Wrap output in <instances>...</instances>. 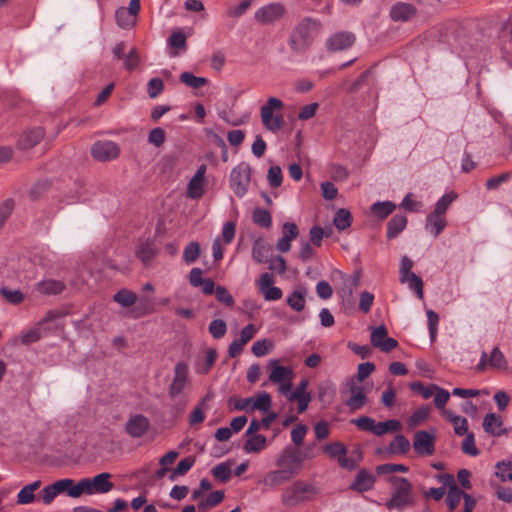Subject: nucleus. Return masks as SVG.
Wrapping results in <instances>:
<instances>
[{
  "mask_svg": "<svg viewBox=\"0 0 512 512\" xmlns=\"http://www.w3.org/2000/svg\"><path fill=\"white\" fill-rule=\"evenodd\" d=\"M388 482L393 486L391 498L385 503L388 510L403 511L414 504L413 488L411 482L398 476H390Z\"/></svg>",
  "mask_w": 512,
  "mask_h": 512,
  "instance_id": "nucleus-1",
  "label": "nucleus"
},
{
  "mask_svg": "<svg viewBox=\"0 0 512 512\" xmlns=\"http://www.w3.org/2000/svg\"><path fill=\"white\" fill-rule=\"evenodd\" d=\"M112 475L108 472L97 474L93 478H83L73 488L69 490V496L78 498L82 494H105L111 491L114 484L111 482Z\"/></svg>",
  "mask_w": 512,
  "mask_h": 512,
  "instance_id": "nucleus-2",
  "label": "nucleus"
},
{
  "mask_svg": "<svg viewBox=\"0 0 512 512\" xmlns=\"http://www.w3.org/2000/svg\"><path fill=\"white\" fill-rule=\"evenodd\" d=\"M318 490L315 486L302 480L295 481L292 485L284 489L282 493V502L286 506H296L300 503L311 500Z\"/></svg>",
  "mask_w": 512,
  "mask_h": 512,
  "instance_id": "nucleus-3",
  "label": "nucleus"
},
{
  "mask_svg": "<svg viewBox=\"0 0 512 512\" xmlns=\"http://www.w3.org/2000/svg\"><path fill=\"white\" fill-rule=\"evenodd\" d=\"M322 450L332 459H337L340 467L349 471L355 470L359 462L362 460V453L360 449H355L352 454L356 455L347 457V447L342 442H332L324 445Z\"/></svg>",
  "mask_w": 512,
  "mask_h": 512,
  "instance_id": "nucleus-4",
  "label": "nucleus"
},
{
  "mask_svg": "<svg viewBox=\"0 0 512 512\" xmlns=\"http://www.w3.org/2000/svg\"><path fill=\"white\" fill-rule=\"evenodd\" d=\"M283 102L279 98L270 97L266 104L261 107V120L264 127L272 132H277L284 124V119L281 114H275L274 111H279L283 108Z\"/></svg>",
  "mask_w": 512,
  "mask_h": 512,
  "instance_id": "nucleus-5",
  "label": "nucleus"
},
{
  "mask_svg": "<svg viewBox=\"0 0 512 512\" xmlns=\"http://www.w3.org/2000/svg\"><path fill=\"white\" fill-rule=\"evenodd\" d=\"M229 181L234 194L239 198L244 197L251 182V166L247 162L239 163L231 170Z\"/></svg>",
  "mask_w": 512,
  "mask_h": 512,
  "instance_id": "nucleus-6",
  "label": "nucleus"
},
{
  "mask_svg": "<svg viewBox=\"0 0 512 512\" xmlns=\"http://www.w3.org/2000/svg\"><path fill=\"white\" fill-rule=\"evenodd\" d=\"M303 460L304 456L301 455L299 450L292 447H286L278 456L276 465L293 478L301 472Z\"/></svg>",
  "mask_w": 512,
  "mask_h": 512,
  "instance_id": "nucleus-7",
  "label": "nucleus"
},
{
  "mask_svg": "<svg viewBox=\"0 0 512 512\" xmlns=\"http://www.w3.org/2000/svg\"><path fill=\"white\" fill-rule=\"evenodd\" d=\"M120 147L111 140H98L91 146V156L100 162H109L118 158Z\"/></svg>",
  "mask_w": 512,
  "mask_h": 512,
  "instance_id": "nucleus-8",
  "label": "nucleus"
},
{
  "mask_svg": "<svg viewBox=\"0 0 512 512\" xmlns=\"http://www.w3.org/2000/svg\"><path fill=\"white\" fill-rule=\"evenodd\" d=\"M189 383V366L187 363L181 361L174 367V376L168 388V395L170 398H176L186 388Z\"/></svg>",
  "mask_w": 512,
  "mask_h": 512,
  "instance_id": "nucleus-9",
  "label": "nucleus"
},
{
  "mask_svg": "<svg viewBox=\"0 0 512 512\" xmlns=\"http://www.w3.org/2000/svg\"><path fill=\"white\" fill-rule=\"evenodd\" d=\"M74 480L64 478L45 486L38 494V501H42L45 505H49L61 493L67 492L73 488Z\"/></svg>",
  "mask_w": 512,
  "mask_h": 512,
  "instance_id": "nucleus-10",
  "label": "nucleus"
},
{
  "mask_svg": "<svg viewBox=\"0 0 512 512\" xmlns=\"http://www.w3.org/2000/svg\"><path fill=\"white\" fill-rule=\"evenodd\" d=\"M141 9L140 0H130L129 8L119 7L115 11L117 25L122 29H130L136 23V18Z\"/></svg>",
  "mask_w": 512,
  "mask_h": 512,
  "instance_id": "nucleus-11",
  "label": "nucleus"
},
{
  "mask_svg": "<svg viewBox=\"0 0 512 512\" xmlns=\"http://www.w3.org/2000/svg\"><path fill=\"white\" fill-rule=\"evenodd\" d=\"M370 341L373 347L379 348L385 353H388L399 346L396 339L388 337V330L385 325L373 328Z\"/></svg>",
  "mask_w": 512,
  "mask_h": 512,
  "instance_id": "nucleus-12",
  "label": "nucleus"
},
{
  "mask_svg": "<svg viewBox=\"0 0 512 512\" xmlns=\"http://www.w3.org/2000/svg\"><path fill=\"white\" fill-rule=\"evenodd\" d=\"M284 14L285 8L282 4L270 3L255 12V20L262 25H268L282 18Z\"/></svg>",
  "mask_w": 512,
  "mask_h": 512,
  "instance_id": "nucleus-13",
  "label": "nucleus"
},
{
  "mask_svg": "<svg viewBox=\"0 0 512 512\" xmlns=\"http://www.w3.org/2000/svg\"><path fill=\"white\" fill-rule=\"evenodd\" d=\"M274 282L273 275L268 272L263 273L257 281L258 289L266 301H276L282 298V290L273 286Z\"/></svg>",
  "mask_w": 512,
  "mask_h": 512,
  "instance_id": "nucleus-14",
  "label": "nucleus"
},
{
  "mask_svg": "<svg viewBox=\"0 0 512 512\" xmlns=\"http://www.w3.org/2000/svg\"><path fill=\"white\" fill-rule=\"evenodd\" d=\"M150 420L142 415H132L125 424V432L132 438L143 437L150 429Z\"/></svg>",
  "mask_w": 512,
  "mask_h": 512,
  "instance_id": "nucleus-15",
  "label": "nucleus"
},
{
  "mask_svg": "<svg viewBox=\"0 0 512 512\" xmlns=\"http://www.w3.org/2000/svg\"><path fill=\"white\" fill-rule=\"evenodd\" d=\"M413 448L416 453L424 456H431L435 452V437L425 430L415 433Z\"/></svg>",
  "mask_w": 512,
  "mask_h": 512,
  "instance_id": "nucleus-16",
  "label": "nucleus"
},
{
  "mask_svg": "<svg viewBox=\"0 0 512 512\" xmlns=\"http://www.w3.org/2000/svg\"><path fill=\"white\" fill-rule=\"evenodd\" d=\"M206 165L202 164L196 170L187 186V195L191 199H200L205 194Z\"/></svg>",
  "mask_w": 512,
  "mask_h": 512,
  "instance_id": "nucleus-17",
  "label": "nucleus"
},
{
  "mask_svg": "<svg viewBox=\"0 0 512 512\" xmlns=\"http://www.w3.org/2000/svg\"><path fill=\"white\" fill-rule=\"evenodd\" d=\"M355 40L352 32H337L326 40V48L331 52L346 50L354 44Z\"/></svg>",
  "mask_w": 512,
  "mask_h": 512,
  "instance_id": "nucleus-18",
  "label": "nucleus"
},
{
  "mask_svg": "<svg viewBox=\"0 0 512 512\" xmlns=\"http://www.w3.org/2000/svg\"><path fill=\"white\" fill-rule=\"evenodd\" d=\"M417 14L416 7L411 3L396 2L390 9V18L394 22H407Z\"/></svg>",
  "mask_w": 512,
  "mask_h": 512,
  "instance_id": "nucleus-19",
  "label": "nucleus"
},
{
  "mask_svg": "<svg viewBox=\"0 0 512 512\" xmlns=\"http://www.w3.org/2000/svg\"><path fill=\"white\" fill-rule=\"evenodd\" d=\"M375 482L376 477L372 472L366 469H361L356 474L355 479L349 488L353 491L362 493L371 490L374 487Z\"/></svg>",
  "mask_w": 512,
  "mask_h": 512,
  "instance_id": "nucleus-20",
  "label": "nucleus"
},
{
  "mask_svg": "<svg viewBox=\"0 0 512 512\" xmlns=\"http://www.w3.org/2000/svg\"><path fill=\"white\" fill-rule=\"evenodd\" d=\"M350 396L345 400V404L351 411H357L363 408L367 402V396L364 387L352 383L349 387Z\"/></svg>",
  "mask_w": 512,
  "mask_h": 512,
  "instance_id": "nucleus-21",
  "label": "nucleus"
},
{
  "mask_svg": "<svg viewBox=\"0 0 512 512\" xmlns=\"http://www.w3.org/2000/svg\"><path fill=\"white\" fill-rule=\"evenodd\" d=\"M269 368L271 369L269 374V380L272 383H280L289 379H293V370L290 367L281 366L279 361L276 359H271L268 363Z\"/></svg>",
  "mask_w": 512,
  "mask_h": 512,
  "instance_id": "nucleus-22",
  "label": "nucleus"
},
{
  "mask_svg": "<svg viewBox=\"0 0 512 512\" xmlns=\"http://www.w3.org/2000/svg\"><path fill=\"white\" fill-rule=\"evenodd\" d=\"M41 480H36L30 484L25 485L17 494L16 503L18 505H28L38 501V496L35 492L41 487Z\"/></svg>",
  "mask_w": 512,
  "mask_h": 512,
  "instance_id": "nucleus-23",
  "label": "nucleus"
},
{
  "mask_svg": "<svg viewBox=\"0 0 512 512\" xmlns=\"http://www.w3.org/2000/svg\"><path fill=\"white\" fill-rule=\"evenodd\" d=\"M155 244L151 240L140 241L136 247L135 254L138 259L147 267L157 255Z\"/></svg>",
  "mask_w": 512,
  "mask_h": 512,
  "instance_id": "nucleus-24",
  "label": "nucleus"
},
{
  "mask_svg": "<svg viewBox=\"0 0 512 512\" xmlns=\"http://www.w3.org/2000/svg\"><path fill=\"white\" fill-rule=\"evenodd\" d=\"M44 135V129L41 127L30 129L19 138L18 146L21 149H30L40 143Z\"/></svg>",
  "mask_w": 512,
  "mask_h": 512,
  "instance_id": "nucleus-25",
  "label": "nucleus"
},
{
  "mask_svg": "<svg viewBox=\"0 0 512 512\" xmlns=\"http://www.w3.org/2000/svg\"><path fill=\"white\" fill-rule=\"evenodd\" d=\"M66 288L63 281L55 279H44L36 284V290L42 295H58Z\"/></svg>",
  "mask_w": 512,
  "mask_h": 512,
  "instance_id": "nucleus-26",
  "label": "nucleus"
},
{
  "mask_svg": "<svg viewBox=\"0 0 512 512\" xmlns=\"http://www.w3.org/2000/svg\"><path fill=\"white\" fill-rule=\"evenodd\" d=\"M317 28V22L312 20L311 18H305L302 20L298 26L296 27L294 34L301 38L304 42L311 45L313 41V32Z\"/></svg>",
  "mask_w": 512,
  "mask_h": 512,
  "instance_id": "nucleus-27",
  "label": "nucleus"
},
{
  "mask_svg": "<svg viewBox=\"0 0 512 512\" xmlns=\"http://www.w3.org/2000/svg\"><path fill=\"white\" fill-rule=\"evenodd\" d=\"M407 222L406 215L395 214L387 223V238L389 240L396 238L406 228Z\"/></svg>",
  "mask_w": 512,
  "mask_h": 512,
  "instance_id": "nucleus-28",
  "label": "nucleus"
},
{
  "mask_svg": "<svg viewBox=\"0 0 512 512\" xmlns=\"http://www.w3.org/2000/svg\"><path fill=\"white\" fill-rule=\"evenodd\" d=\"M217 359V351L214 348H210L206 352V356L203 359H198L195 362V371L198 374L206 375L210 372Z\"/></svg>",
  "mask_w": 512,
  "mask_h": 512,
  "instance_id": "nucleus-29",
  "label": "nucleus"
},
{
  "mask_svg": "<svg viewBox=\"0 0 512 512\" xmlns=\"http://www.w3.org/2000/svg\"><path fill=\"white\" fill-rule=\"evenodd\" d=\"M446 225V218L443 215L432 212L427 216L426 228L434 237H437L445 229Z\"/></svg>",
  "mask_w": 512,
  "mask_h": 512,
  "instance_id": "nucleus-30",
  "label": "nucleus"
},
{
  "mask_svg": "<svg viewBox=\"0 0 512 512\" xmlns=\"http://www.w3.org/2000/svg\"><path fill=\"white\" fill-rule=\"evenodd\" d=\"M502 426L501 416L495 413H488L483 420V428L485 432L494 436L502 435L503 431L500 429Z\"/></svg>",
  "mask_w": 512,
  "mask_h": 512,
  "instance_id": "nucleus-31",
  "label": "nucleus"
},
{
  "mask_svg": "<svg viewBox=\"0 0 512 512\" xmlns=\"http://www.w3.org/2000/svg\"><path fill=\"white\" fill-rule=\"evenodd\" d=\"M290 479H292V477L279 468L278 470L267 473L263 479V484L267 487L274 488L288 482Z\"/></svg>",
  "mask_w": 512,
  "mask_h": 512,
  "instance_id": "nucleus-32",
  "label": "nucleus"
},
{
  "mask_svg": "<svg viewBox=\"0 0 512 512\" xmlns=\"http://www.w3.org/2000/svg\"><path fill=\"white\" fill-rule=\"evenodd\" d=\"M270 251L271 247L266 245L261 239H258L254 242L252 247V258L256 263H266L269 260Z\"/></svg>",
  "mask_w": 512,
  "mask_h": 512,
  "instance_id": "nucleus-33",
  "label": "nucleus"
},
{
  "mask_svg": "<svg viewBox=\"0 0 512 512\" xmlns=\"http://www.w3.org/2000/svg\"><path fill=\"white\" fill-rule=\"evenodd\" d=\"M155 312V303L148 297H141L138 305L132 310L134 318H140Z\"/></svg>",
  "mask_w": 512,
  "mask_h": 512,
  "instance_id": "nucleus-34",
  "label": "nucleus"
},
{
  "mask_svg": "<svg viewBox=\"0 0 512 512\" xmlns=\"http://www.w3.org/2000/svg\"><path fill=\"white\" fill-rule=\"evenodd\" d=\"M401 429V423L398 420L390 419L385 422H376L374 424L373 434L382 436L389 432H397Z\"/></svg>",
  "mask_w": 512,
  "mask_h": 512,
  "instance_id": "nucleus-35",
  "label": "nucleus"
},
{
  "mask_svg": "<svg viewBox=\"0 0 512 512\" xmlns=\"http://www.w3.org/2000/svg\"><path fill=\"white\" fill-rule=\"evenodd\" d=\"M266 437L262 434L252 435L244 444L246 453H258L266 446Z\"/></svg>",
  "mask_w": 512,
  "mask_h": 512,
  "instance_id": "nucleus-36",
  "label": "nucleus"
},
{
  "mask_svg": "<svg viewBox=\"0 0 512 512\" xmlns=\"http://www.w3.org/2000/svg\"><path fill=\"white\" fill-rule=\"evenodd\" d=\"M444 414L453 424L455 434L459 436L468 434V421L465 417L454 415L452 412L448 410H445Z\"/></svg>",
  "mask_w": 512,
  "mask_h": 512,
  "instance_id": "nucleus-37",
  "label": "nucleus"
},
{
  "mask_svg": "<svg viewBox=\"0 0 512 512\" xmlns=\"http://www.w3.org/2000/svg\"><path fill=\"white\" fill-rule=\"evenodd\" d=\"M396 205L391 201L376 202L371 206L372 213L380 220L388 217L395 210Z\"/></svg>",
  "mask_w": 512,
  "mask_h": 512,
  "instance_id": "nucleus-38",
  "label": "nucleus"
},
{
  "mask_svg": "<svg viewBox=\"0 0 512 512\" xmlns=\"http://www.w3.org/2000/svg\"><path fill=\"white\" fill-rule=\"evenodd\" d=\"M305 289L294 290L287 297V304L296 312H300L305 308Z\"/></svg>",
  "mask_w": 512,
  "mask_h": 512,
  "instance_id": "nucleus-39",
  "label": "nucleus"
},
{
  "mask_svg": "<svg viewBox=\"0 0 512 512\" xmlns=\"http://www.w3.org/2000/svg\"><path fill=\"white\" fill-rule=\"evenodd\" d=\"M113 300L122 307L129 308L136 303L137 295L131 290L121 289L113 296Z\"/></svg>",
  "mask_w": 512,
  "mask_h": 512,
  "instance_id": "nucleus-40",
  "label": "nucleus"
},
{
  "mask_svg": "<svg viewBox=\"0 0 512 512\" xmlns=\"http://www.w3.org/2000/svg\"><path fill=\"white\" fill-rule=\"evenodd\" d=\"M389 450L394 454H405L410 450V442L404 435L398 434L391 441Z\"/></svg>",
  "mask_w": 512,
  "mask_h": 512,
  "instance_id": "nucleus-41",
  "label": "nucleus"
},
{
  "mask_svg": "<svg viewBox=\"0 0 512 512\" xmlns=\"http://www.w3.org/2000/svg\"><path fill=\"white\" fill-rule=\"evenodd\" d=\"M430 414V407L429 406H421L418 409H416L412 415L407 420V425L409 428H415L421 423H423Z\"/></svg>",
  "mask_w": 512,
  "mask_h": 512,
  "instance_id": "nucleus-42",
  "label": "nucleus"
},
{
  "mask_svg": "<svg viewBox=\"0 0 512 512\" xmlns=\"http://www.w3.org/2000/svg\"><path fill=\"white\" fill-rule=\"evenodd\" d=\"M333 223L338 230L343 231L351 226L352 215L347 209L341 208L336 212Z\"/></svg>",
  "mask_w": 512,
  "mask_h": 512,
  "instance_id": "nucleus-43",
  "label": "nucleus"
},
{
  "mask_svg": "<svg viewBox=\"0 0 512 512\" xmlns=\"http://www.w3.org/2000/svg\"><path fill=\"white\" fill-rule=\"evenodd\" d=\"M401 283H407L408 287L413 290L419 299L424 298L423 281L415 273H411L405 277L404 280H400Z\"/></svg>",
  "mask_w": 512,
  "mask_h": 512,
  "instance_id": "nucleus-44",
  "label": "nucleus"
},
{
  "mask_svg": "<svg viewBox=\"0 0 512 512\" xmlns=\"http://www.w3.org/2000/svg\"><path fill=\"white\" fill-rule=\"evenodd\" d=\"M253 222L263 228H269L272 225V217L268 210L256 208L252 214Z\"/></svg>",
  "mask_w": 512,
  "mask_h": 512,
  "instance_id": "nucleus-45",
  "label": "nucleus"
},
{
  "mask_svg": "<svg viewBox=\"0 0 512 512\" xmlns=\"http://www.w3.org/2000/svg\"><path fill=\"white\" fill-rule=\"evenodd\" d=\"M212 475L221 482H228L232 477L231 465L227 462L220 463L212 469Z\"/></svg>",
  "mask_w": 512,
  "mask_h": 512,
  "instance_id": "nucleus-46",
  "label": "nucleus"
},
{
  "mask_svg": "<svg viewBox=\"0 0 512 512\" xmlns=\"http://www.w3.org/2000/svg\"><path fill=\"white\" fill-rule=\"evenodd\" d=\"M464 495L465 492L462 491L458 486H452L451 489L448 490L446 503L450 511L456 509Z\"/></svg>",
  "mask_w": 512,
  "mask_h": 512,
  "instance_id": "nucleus-47",
  "label": "nucleus"
},
{
  "mask_svg": "<svg viewBox=\"0 0 512 512\" xmlns=\"http://www.w3.org/2000/svg\"><path fill=\"white\" fill-rule=\"evenodd\" d=\"M180 81L194 89L201 88L208 83L206 78L195 76L191 72H183L180 75Z\"/></svg>",
  "mask_w": 512,
  "mask_h": 512,
  "instance_id": "nucleus-48",
  "label": "nucleus"
},
{
  "mask_svg": "<svg viewBox=\"0 0 512 512\" xmlns=\"http://www.w3.org/2000/svg\"><path fill=\"white\" fill-rule=\"evenodd\" d=\"M457 198V194L455 192H449L444 194L436 203L434 213L445 216V213L452 202Z\"/></svg>",
  "mask_w": 512,
  "mask_h": 512,
  "instance_id": "nucleus-49",
  "label": "nucleus"
},
{
  "mask_svg": "<svg viewBox=\"0 0 512 512\" xmlns=\"http://www.w3.org/2000/svg\"><path fill=\"white\" fill-rule=\"evenodd\" d=\"M495 475L502 481H512V462L502 461L496 464Z\"/></svg>",
  "mask_w": 512,
  "mask_h": 512,
  "instance_id": "nucleus-50",
  "label": "nucleus"
},
{
  "mask_svg": "<svg viewBox=\"0 0 512 512\" xmlns=\"http://www.w3.org/2000/svg\"><path fill=\"white\" fill-rule=\"evenodd\" d=\"M271 408V396L267 392H262L257 395V399H253L251 410H259L267 412Z\"/></svg>",
  "mask_w": 512,
  "mask_h": 512,
  "instance_id": "nucleus-51",
  "label": "nucleus"
},
{
  "mask_svg": "<svg viewBox=\"0 0 512 512\" xmlns=\"http://www.w3.org/2000/svg\"><path fill=\"white\" fill-rule=\"evenodd\" d=\"M200 255V245L197 242L189 243L183 251V260L188 263H194Z\"/></svg>",
  "mask_w": 512,
  "mask_h": 512,
  "instance_id": "nucleus-52",
  "label": "nucleus"
},
{
  "mask_svg": "<svg viewBox=\"0 0 512 512\" xmlns=\"http://www.w3.org/2000/svg\"><path fill=\"white\" fill-rule=\"evenodd\" d=\"M488 363L493 368H497V369H506L507 368V361L505 359V356L497 347H495L492 350L491 355L488 359Z\"/></svg>",
  "mask_w": 512,
  "mask_h": 512,
  "instance_id": "nucleus-53",
  "label": "nucleus"
},
{
  "mask_svg": "<svg viewBox=\"0 0 512 512\" xmlns=\"http://www.w3.org/2000/svg\"><path fill=\"white\" fill-rule=\"evenodd\" d=\"M409 470L408 466H405L404 464H394V463H387L382 464L376 467V472L379 475H386L390 473H406Z\"/></svg>",
  "mask_w": 512,
  "mask_h": 512,
  "instance_id": "nucleus-54",
  "label": "nucleus"
},
{
  "mask_svg": "<svg viewBox=\"0 0 512 512\" xmlns=\"http://www.w3.org/2000/svg\"><path fill=\"white\" fill-rule=\"evenodd\" d=\"M267 180L272 188H278L283 181L282 170L279 166H271L267 173Z\"/></svg>",
  "mask_w": 512,
  "mask_h": 512,
  "instance_id": "nucleus-55",
  "label": "nucleus"
},
{
  "mask_svg": "<svg viewBox=\"0 0 512 512\" xmlns=\"http://www.w3.org/2000/svg\"><path fill=\"white\" fill-rule=\"evenodd\" d=\"M227 331V326L224 320L215 319L209 324V332L215 339L222 338Z\"/></svg>",
  "mask_w": 512,
  "mask_h": 512,
  "instance_id": "nucleus-56",
  "label": "nucleus"
},
{
  "mask_svg": "<svg viewBox=\"0 0 512 512\" xmlns=\"http://www.w3.org/2000/svg\"><path fill=\"white\" fill-rule=\"evenodd\" d=\"M164 90V83L160 78H151L147 84V93L150 98L158 97Z\"/></svg>",
  "mask_w": 512,
  "mask_h": 512,
  "instance_id": "nucleus-57",
  "label": "nucleus"
},
{
  "mask_svg": "<svg viewBox=\"0 0 512 512\" xmlns=\"http://www.w3.org/2000/svg\"><path fill=\"white\" fill-rule=\"evenodd\" d=\"M0 293L9 303L14 305L20 304L24 300V295L20 290H10L3 287Z\"/></svg>",
  "mask_w": 512,
  "mask_h": 512,
  "instance_id": "nucleus-58",
  "label": "nucleus"
},
{
  "mask_svg": "<svg viewBox=\"0 0 512 512\" xmlns=\"http://www.w3.org/2000/svg\"><path fill=\"white\" fill-rule=\"evenodd\" d=\"M267 262L269 263V269L280 275L284 274L287 270L286 260L280 255L270 257Z\"/></svg>",
  "mask_w": 512,
  "mask_h": 512,
  "instance_id": "nucleus-59",
  "label": "nucleus"
},
{
  "mask_svg": "<svg viewBox=\"0 0 512 512\" xmlns=\"http://www.w3.org/2000/svg\"><path fill=\"white\" fill-rule=\"evenodd\" d=\"M124 67L128 71H133L140 63V56L136 48L129 51L127 55L123 57Z\"/></svg>",
  "mask_w": 512,
  "mask_h": 512,
  "instance_id": "nucleus-60",
  "label": "nucleus"
},
{
  "mask_svg": "<svg viewBox=\"0 0 512 512\" xmlns=\"http://www.w3.org/2000/svg\"><path fill=\"white\" fill-rule=\"evenodd\" d=\"M462 451L470 456H477L479 454L473 433L466 434V437L462 443Z\"/></svg>",
  "mask_w": 512,
  "mask_h": 512,
  "instance_id": "nucleus-61",
  "label": "nucleus"
},
{
  "mask_svg": "<svg viewBox=\"0 0 512 512\" xmlns=\"http://www.w3.org/2000/svg\"><path fill=\"white\" fill-rule=\"evenodd\" d=\"M351 423L356 425L361 431L373 432L375 420L369 416H361L356 419H352Z\"/></svg>",
  "mask_w": 512,
  "mask_h": 512,
  "instance_id": "nucleus-62",
  "label": "nucleus"
},
{
  "mask_svg": "<svg viewBox=\"0 0 512 512\" xmlns=\"http://www.w3.org/2000/svg\"><path fill=\"white\" fill-rule=\"evenodd\" d=\"M165 139V131L160 127L152 129L148 135L149 143L156 147H161L164 144Z\"/></svg>",
  "mask_w": 512,
  "mask_h": 512,
  "instance_id": "nucleus-63",
  "label": "nucleus"
},
{
  "mask_svg": "<svg viewBox=\"0 0 512 512\" xmlns=\"http://www.w3.org/2000/svg\"><path fill=\"white\" fill-rule=\"evenodd\" d=\"M50 183L48 181H39L35 183L30 190L32 200L40 199L49 190Z\"/></svg>",
  "mask_w": 512,
  "mask_h": 512,
  "instance_id": "nucleus-64",
  "label": "nucleus"
}]
</instances>
